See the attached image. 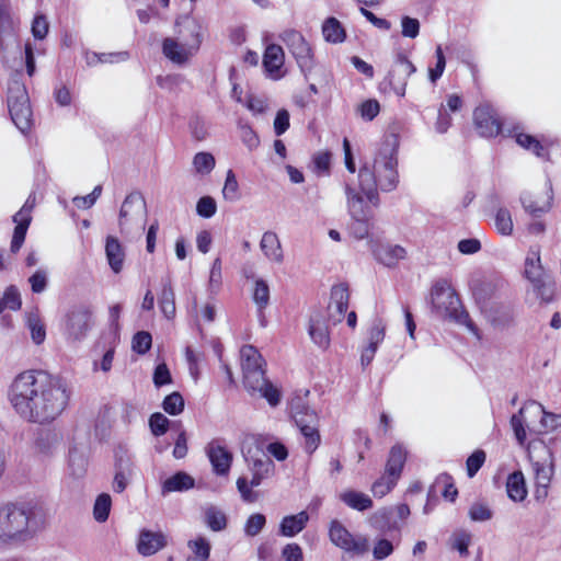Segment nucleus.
Segmentation results:
<instances>
[{"label": "nucleus", "instance_id": "864d4df0", "mask_svg": "<svg viewBox=\"0 0 561 561\" xmlns=\"http://www.w3.org/2000/svg\"><path fill=\"white\" fill-rule=\"evenodd\" d=\"M471 542V535L467 531H456L451 536V548L457 550L461 557L468 554V547Z\"/></svg>", "mask_w": 561, "mask_h": 561}, {"label": "nucleus", "instance_id": "f03ea898", "mask_svg": "<svg viewBox=\"0 0 561 561\" xmlns=\"http://www.w3.org/2000/svg\"><path fill=\"white\" fill-rule=\"evenodd\" d=\"M397 164V140L390 137L380 145L373 162H365L360 167L358 187L373 206L379 204L378 188L391 192L398 186Z\"/></svg>", "mask_w": 561, "mask_h": 561}, {"label": "nucleus", "instance_id": "c03bdc74", "mask_svg": "<svg viewBox=\"0 0 561 561\" xmlns=\"http://www.w3.org/2000/svg\"><path fill=\"white\" fill-rule=\"evenodd\" d=\"M215 158L209 152H198L193 159V165L197 173L209 174L215 168Z\"/></svg>", "mask_w": 561, "mask_h": 561}, {"label": "nucleus", "instance_id": "49530a36", "mask_svg": "<svg viewBox=\"0 0 561 561\" xmlns=\"http://www.w3.org/2000/svg\"><path fill=\"white\" fill-rule=\"evenodd\" d=\"M495 227L503 236H511L513 232V220L508 209L500 208L495 214Z\"/></svg>", "mask_w": 561, "mask_h": 561}, {"label": "nucleus", "instance_id": "3c124183", "mask_svg": "<svg viewBox=\"0 0 561 561\" xmlns=\"http://www.w3.org/2000/svg\"><path fill=\"white\" fill-rule=\"evenodd\" d=\"M266 524V518L261 513H255L249 516L244 524V533L249 537H254L261 533Z\"/></svg>", "mask_w": 561, "mask_h": 561}, {"label": "nucleus", "instance_id": "cd10ccee", "mask_svg": "<svg viewBox=\"0 0 561 561\" xmlns=\"http://www.w3.org/2000/svg\"><path fill=\"white\" fill-rule=\"evenodd\" d=\"M290 410L293 419L299 431H302V428H305V425L311 427L319 426L318 414L309 407L301 404L300 402L293 401Z\"/></svg>", "mask_w": 561, "mask_h": 561}, {"label": "nucleus", "instance_id": "79ce46f5", "mask_svg": "<svg viewBox=\"0 0 561 561\" xmlns=\"http://www.w3.org/2000/svg\"><path fill=\"white\" fill-rule=\"evenodd\" d=\"M252 298L260 312L267 307L270 302V287L264 279L259 278L255 280Z\"/></svg>", "mask_w": 561, "mask_h": 561}, {"label": "nucleus", "instance_id": "e2e57ef3", "mask_svg": "<svg viewBox=\"0 0 561 561\" xmlns=\"http://www.w3.org/2000/svg\"><path fill=\"white\" fill-rule=\"evenodd\" d=\"M407 255V251L401 245H392L385 250L383 263L387 266L396 265L400 260H403Z\"/></svg>", "mask_w": 561, "mask_h": 561}, {"label": "nucleus", "instance_id": "bf43d9fd", "mask_svg": "<svg viewBox=\"0 0 561 561\" xmlns=\"http://www.w3.org/2000/svg\"><path fill=\"white\" fill-rule=\"evenodd\" d=\"M435 55L437 59L436 65L434 68L428 69V77L433 83H435L443 76L446 67V59L440 45L436 47Z\"/></svg>", "mask_w": 561, "mask_h": 561}, {"label": "nucleus", "instance_id": "2eb2a0df", "mask_svg": "<svg viewBox=\"0 0 561 561\" xmlns=\"http://www.w3.org/2000/svg\"><path fill=\"white\" fill-rule=\"evenodd\" d=\"M243 382L247 388L250 385H262L265 376L264 359L259 351L252 345H244L240 350Z\"/></svg>", "mask_w": 561, "mask_h": 561}, {"label": "nucleus", "instance_id": "37998d69", "mask_svg": "<svg viewBox=\"0 0 561 561\" xmlns=\"http://www.w3.org/2000/svg\"><path fill=\"white\" fill-rule=\"evenodd\" d=\"M15 32V22L10 13L8 0H0V34L10 35Z\"/></svg>", "mask_w": 561, "mask_h": 561}, {"label": "nucleus", "instance_id": "39448f33", "mask_svg": "<svg viewBox=\"0 0 561 561\" xmlns=\"http://www.w3.org/2000/svg\"><path fill=\"white\" fill-rule=\"evenodd\" d=\"M527 450L535 476V497L537 500H545L554 474L553 453L542 440L528 443Z\"/></svg>", "mask_w": 561, "mask_h": 561}, {"label": "nucleus", "instance_id": "aec40b11", "mask_svg": "<svg viewBox=\"0 0 561 561\" xmlns=\"http://www.w3.org/2000/svg\"><path fill=\"white\" fill-rule=\"evenodd\" d=\"M473 121L479 134L483 137H495L501 133V123L495 111L488 104L478 106L473 112Z\"/></svg>", "mask_w": 561, "mask_h": 561}, {"label": "nucleus", "instance_id": "6e6d98bb", "mask_svg": "<svg viewBox=\"0 0 561 561\" xmlns=\"http://www.w3.org/2000/svg\"><path fill=\"white\" fill-rule=\"evenodd\" d=\"M131 343H133L131 347L136 353L145 354L151 347V343H152L151 334L146 331L137 332L134 335Z\"/></svg>", "mask_w": 561, "mask_h": 561}, {"label": "nucleus", "instance_id": "20e7f679", "mask_svg": "<svg viewBox=\"0 0 561 561\" xmlns=\"http://www.w3.org/2000/svg\"><path fill=\"white\" fill-rule=\"evenodd\" d=\"M432 308L437 317L465 325L479 337L478 329L467 311L461 307L460 299L446 279L437 280L431 293Z\"/></svg>", "mask_w": 561, "mask_h": 561}, {"label": "nucleus", "instance_id": "680f3d73", "mask_svg": "<svg viewBox=\"0 0 561 561\" xmlns=\"http://www.w3.org/2000/svg\"><path fill=\"white\" fill-rule=\"evenodd\" d=\"M469 516L474 522H486L493 516L490 507L483 503H474L469 508Z\"/></svg>", "mask_w": 561, "mask_h": 561}, {"label": "nucleus", "instance_id": "dca6fc26", "mask_svg": "<svg viewBox=\"0 0 561 561\" xmlns=\"http://www.w3.org/2000/svg\"><path fill=\"white\" fill-rule=\"evenodd\" d=\"M415 71V66L400 53L397 55L394 65L388 72L386 81L397 95L404 96L408 79Z\"/></svg>", "mask_w": 561, "mask_h": 561}, {"label": "nucleus", "instance_id": "a19ab883", "mask_svg": "<svg viewBox=\"0 0 561 561\" xmlns=\"http://www.w3.org/2000/svg\"><path fill=\"white\" fill-rule=\"evenodd\" d=\"M111 507H112V499H111L110 494H107V493L100 494L96 497V500L94 502V506H93L94 519L99 523H104L108 518Z\"/></svg>", "mask_w": 561, "mask_h": 561}, {"label": "nucleus", "instance_id": "393cba45", "mask_svg": "<svg viewBox=\"0 0 561 561\" xmlns=\"http://www.w3.org/2000/svg\"><path fill=\"white\" fill-rule=\"evenodd\" d=\"M105 255L113 273L123 271L125 261V249L117 238L108 236L105 240Z\"/></svg>", "mask_w": 561, "mask_h": 561}, {"label": "nucleus", "instance_id": "2f4dec72", "mask_svg": "<svg viewBox=\"0 0 561 561\" xmlns=\"http://www.w3.org/2000/svg\"><path fill=\"white\" fill-rule=\"evenodd\" d=\"M339 499L350 508L363 512L373 507L371 499L359 491L345 490L339 494Z\"/></svg>", "mask_w": 561, "mask_h": 561}, {"label": "nucleus", "instance_id": "09e8293b", "mask_svg": "<svg viewBox=\"0 0 561 561\" xmlns=\"http://www.w3.org/2000/svg\"><path fill=\"white\" fill-rule=\"evenodd\" d=\"M162 408L167 413L178 415L184 410V399L180 392H172L164 398Z\"/></svg>", "mask_w": 561, "mask_h": 561}, {"label": "nucleus", "instance_id": "b1692460", "mask_svg": "<svg viewBox=\"0 0 561 561\" xmlns=\"http://www.w3.org/2000/svg\"><path fill=\"white\" fill-rule=\"evenodd\" d=\"M263 255L272 263L282 264L284 252L278 236L274 231H265L260 241Z\"/></svg>", "mask_w": 561, "mask_h": 561}, {"label": "nucleus", "instance_id": "a211bd4d", "mask_svg": "<svg viewBox=\"0 0 561 561\" xmlns=\"http://www.w3.org/2000/svg\"><path fill=\"white\" fill-rule=\"evenodd\" d=\"M92 324V310L87 306L75 307L68 313L67 332L73 340L84 339Z\"/></svg>", "mask_w": 561, "mask_h": 561}, {"label": "nucleus", "instance_id": "e433bc0d", "mask_svg": "<svg viewBox=\"0 0 561 561\" xmlns=\"http://www.w3.org/2000/svg\"><path fill=\"white\" fill-rule=\"evenodd\" d=\"M309 335L311 340L321 348H327L330 344L328 328L323 322L319 320L311 321L309 325Z\"/></svg>", "mask_w": 561, "mask_h": 561}, {"label": "nucleus", "instance_id": "5701e85b", "mask_svg": "<svg viewBox=\"0 0 561 561\" xmlns=\"http://www.w3.org/2000/svg\"><path fill=\"white\" fill-rule=\"evenodd\" d=\"M285 54L282 46L271 44L266 47L263 56V66L270 78L278 80L283 77L282 67L284 66Z\"/></svg>", "mask_w": 561, "mask_h": 561}, {"label": "nucleus", "instance_id": "72a5a7b5", "mask_svg": "<svg viewBox=\"0 0 561 561\" xmlns=\"http://www.w3.org/2000/svg\"><path fill=\"white\" fill-rule=\"evenodd\" d=\"M68 468L69 474L75 479H81L87 473L88 459L77 447L69 450Z\"/></svg>", "mask_w": 561, "mask_h": 561}, {"label": "nucleus", "instance_id": "6ab92c4d", "mask_svg": "<svg viewBox=\"0 0 561 561\" xmlns=\"http://www.w3.org/2000/svg\"><path fill=\"white\" fill-rule=\"evenodd\" d=\"M207 457L217 476H227L232 465V454L228 450L222 439H213L206 446Z\"/></svg>", "mask_w": 561, "mask_h": 561}, {"label": "nucleus", "instance_id": "5fc2aeb1", "mask_svg": "<svg viewBox=\"0 0 561 561\" xmlns=\"http://www.w3.org/2000/svg\"><path fill=\"white\" fill-rule=\"evenodd\" d=\"M170 421L162 413H153L149 419V426L154 436L164 435L168 432Z\"/></svg>", "mask_w": 561, "mask_h": 561}, {"label": "nucleus", "instance_id": "1a4fd4ad", "mask_svg": "<svg viewBox=\"0 0 561 561\" xmlns=\"http://www.w3.org/2000/svg\"><path fill=\"white\" fill-rule=\"evenodd\" d=\"M543 405L537 401L529 400L523 404L517 413L513 414L510 420L514 436L520 446L526 445L527 436H538L542 433L533 432L531 427L538 426L541 420Z\"/></svg>", "mask_w": 561, "mask_h": 561}, {"label": "nucleus", "instance_id": "4be33fe9", "mask_svg": "<svg viewBox=\"0 0 561 561\" xmlns=\"http://www.w3.org/2000/svg\"><path fill=\"white\" fill-rule=\"evenodd\" d=\"M168 536L161 530L142 529L139 533L137 550L144 557L156 554L168 545Z\"/></svg>", "mask_w": 561, "mask_h": 561}, {"label": "nucleus", "instance_id": "0e129e2a", "mask_svg": "<svg viewBox=\"0 0 561 561\" xmlns=\"http://www.w3.org/2000/svg\"><path fill=\"white\" fill-rule=\"evenodd\" d=\"M28 329L31 331L32 340L35 344H42L46 337V331L43 323L35 317L28 318Z\"/></svg>", "mask_w": 561, "mask_h": 561}, {"label": "nucleus", "instance_id": "58836bf2", "mask_svg": "<svg viewBox=\"0 0 561 561\" xmlns=\"http://www.w3.org/2000/svg\"><path fill=\"white\" fill-rule=\"evenodd\" d=\"M561 427V413L554 414L543 409L538 426L531 427L533 432L546 434Z\"/></svg>", "mask_w": 561, "mask_h": 561}, {"label": "nucleus", "instance_id": "423d86ee", "mask_svg": "<svg viewBox=\"0 0 561 561\" xmlns=\"http://www.w3.org/2000/svg\"><path fill=\"white\" fill-rule=\"evenodd\" d=\"M524 276L531 284L533 290L543 302H551L554 297V283L541 263L540 249L530 248L524 264Z\"/></svg>", "mask_w": 561, "mask_h": 561}, {"label": "nucleus", "instance_id": "9d476101", "mask_svg": "<svg viewBox=\"0 0 561 561\" xmlns=\"http://www.w3.org/2000/svg\"><path fill=\"white\" fill-rule=\"evenodd\" d=\"M8 107L14 125L22 133H26L32 125V108L25 87L18 81L9 87Z\"/></svg>", "mask_w": 561, "mask_h": 561}, {"label": "nucleus", "instance_id": "9b49d317", "mask_svg": "<svg viewBox=\"0 0 561 561\" xmlns=\"http://www.w3.org/2000/svg\"><path fill=\"white\" fill-rule=\"evenodd\" d=\"M147 221V205L144 196L134 192L126 196L118 215L121 233H126L130 227L144 230Z\"/></svg>", "mask_w": 561, "mask_h": 561}, {"label": "nucleus", "instance_id": "f3484780", "mask_svg": "<svg viewBox=\"0 0 561 561\" xmlns=\"http://www.w3.org/2000/svg\"><path fill=\"white\" fill-rule=\"evenodd\" d=\"M520 203L526 213L534 218L540 217L551 210L553 204V190L550 181L546 183L545 196H540L530 192L520 195Z\"/></svg>", "mask_w": 561, "mask_h": 561}, {"label": "nucleus", "instance_id": "bb28decb", "mask_svg": "<svg viewBox=\"0 0 561 561\" xmlns=\"http://www.w3.org/2000/svg\"><path fill=\"white\" fill-rule=\"evenodd\" d=\"M194 485L195 480L192 476L184 471H179L163 481L161 493L167 495L172 492H185L193 489Z\"/></svg>", "mask_w": 561, "mask_h": 561}, {"label": "nucleus", "instance_id": "13d9d810", "mask_svg": "<svg viewBox=\"0 0 561 561\" xmlns=\"http://www.w3.org/2000/svg\"><path fill=\"white\" fill-rule=\"evenodd\" d=\"M485 453L481 449L476 450L468 457L466 466L469 478L474 477L476 473L480 470V468L483 466L485 461Z\"/></svg>", "mask_w": 561, "mask_h": 561}, {"label": "nucleus", "instance_id": "7c9ffc66", "mask_svg": "<svg viewBox=\"0 0 561 561\" xmlns=\"http://www.w3.org/2000/svg\"><path fill=\"white\" fill-rule=\"evenodd\" d=\"M407 460V450L402 445H394L389 453L386 463V474L399 479Z\"/></svg>", "mask_w": 561, "mask_h": 561}, {"label": "nucleus", "instance_id": "f8f14e48", "mask_svg": "<svg viewBox=\"0 0 561 561\" xmlns=\"http://www.w3.org/2000/svg\"><path fill=\"white\" fill-rule=\"evenodd\" d=\"M279 38L295 58L300 70L304 73L311 71L314 66L313 51L305 36L294 28H287L279 34Z\"/></svg>", "mask_w": 561, "mask_h": 561}, {"label": "nucleus", "instance_id": "69168bd1", "mask_svg": "<svg viewBox=\"0 0 561 561\" xmlns=\"http://www.w3.org/2000/svg\"><path fill=\"white\" fill-rule=\"evenodd\" d=\"M102 193V186L96 185L93 191L87 196H77L73 198V204L81 209H88L92 207L96 199L100 197Z\"/></svg>", "mask_w": 561, "mask_h": 561}, {"label": "nucleus", "instance_id": "052dcab7", "mask_svg": "<svg viewBox=\"0 0 561 561\" xmlns=\"http://www.w3.org/2000/svg\"><path fill=\"white\" fill-rule=\"evenodd\" d=\"M217 205L213 197H201L196 205V211L201 217L210 218L216 214Z\"/></svg>", "mask_w": 561, "mask_h": 561}, {"label": "nucleus", "instance_id": "f704fd0d", "mask_svg": "<svg viewBox=\"0 0 561 561\" xmlns=\"http://www.w3.org/2000/svg\"><path fill=\"white\" fill-rule=\"evenodd\" d=\"M247 389L252 392H260L272 407H276L279 403V391L265 378V376H263L262 385H259L257 387L255 385H250Z\"/></svg>", "mask_w": 561, "mask_h": 561}, {"label": "nucleus", "instance_id": "ea45409f", "mask_svg": "<svg viewBox=\"0 0 561 561\" xmlns=\"http://www.w3.org/2000/svg\"><path fill=\"white\" fill-rule=\"evenodd\" d=\"M301 436L304 437V449L308 455H312L319 447L321 443V436L319 433V426L311 427L305 425V428L300 431Z\"/></svg>", "mask_w": 561, "mask_h": 561}, {"label": "nucleus", "instance_id": "a878e982", "mask_svg": "<svg viewBox=\"0 0 561 561\" xmlns=\"http://www.w3.org/2000/svg\"><path fill=\"white\" fill-rule=\"evenodd\" d=\"M309 522V514L301 511L295 515H287L283 517L279 524V535L284 537H295L305 529Z\"/></svg>", "mask_w": 561, "mask_h": 561}, {"label": "nucleus", "instance_id": "c85d7f7f", "mask_svg": "<svg viewBox=\"0 0 561 561\" xmlns=\"http://www.w3.org/2000/svg\"><path fill=\"white\" fill-rule=\"evenodd\" d=\"M369 522L375 529L383 533L401 528V524L394 518L390 507H383L375 512Z\"/></svg>", "mask_w": 561, "mask_h": 561}, {"label": "nucleus", "instance_id": "473e14b6", "mask_svg": "<svg viewBox=\"0 0 561 561\" xmlns=\"http://www.w3.org/2000/svg\"><path fill=\"white\" fill-rule=\"evenodd\" d=\"M506 492L514 502H523L527 496V488L522 471H515L507 477Z\"/></svg>", "mask_w": 561, "mask_h": 561}, {"label": "nucleus", "instance_id": "412c9836", "mask_svg": "<svg viewBox=\"0 0 561 561\" xmlns=\"http://www.w3.org/2000/svg\"><path fill=\"white\" fill-rule=\"evenodd\" d=\"M350 293L345 284H339L331 289V300L328 306L329 320L333 323H340L344 319L348 308Z\"/></svg>", "mask_w": 561, "mask_h": 561}, {"label": "nucleus", "instance_id": "338daca9", "mask_svg": "<svg viewBox=\"0 0 561 561\" xmlns=\"http://www.w3.org/2000/svg\"><path fill=\"white\" fill-rule=\"evenodd\" d=\"M3 302H5V306L8 309L11 310H19L21 308L22 301H21V295L15 286H9L3 294L2 298Z\"/></svg>", "mask_w": 561, "mask_h": 561}, {"label": "nucleus", "instance_id": "4c0bfd02", "mask_svg": "<svg viewBox=\"0 0 561 561\" xmlns=\"http://www.w3.org/2000/svg\"><path fill=\"white\" fill-rule=\"evenodd\" d=\"M205 522L213 531H220L227 526L225 513L216 506H209L205 510Z\"/></svg>", "mask_w": 561, "mask_h": 561}, {"label": "nucleus", "instance_id": "603ef678", "mask_svg": "<svg viewBox=\"0 0 561 561\" xmlns=\"http://www.w3.org/2000/svg\"><path fill=\"white\" fill-rule=\"evenodd\" d=\"M398 479L389 477L385 473L379 480H377L373 486L371 492L377 497H382L388 494L397 484Z\"/></svg>", "mask_w": 561, "mask_h": 561}, {"label": "nucleus", "instance_id": "c9c22d12", "mask_svg": "<svg viewBox=\"0 0 561 561\" xmlns=\"http://www.w3.org/2000/svg\"><path fill=\"white\" fill-rule=\"evenodd\" d=\"M322 33L325 41L331 43H341L345 37V32L341 23L334 18H329L324 22L322 26Z\"/></svg>", "mask_w": 561, "mask_h": 561}, {"label": "nucleus", "instance_id": "7ed1b4c3", "mask_svg": "<svg viewBox=\"0 0 561 561\" xmlns=\"http://www.w3.org/2000/svg\"><path fill=\"white\" fill-rule=\"evenodd\" d=\"M46 524L44 510L37 505L7 504L0 507V541L25 542Z\"/></svg>", "mask_w": 561, "mask_h": 561}, {"label": "nucleus", "instance_id": "f257e3e1", "mask_svg": "<svg viewBox=\"0 0 561 561\" xmlns=\"http://www.w3.org/2000/svg\"><path fill=\"white\" fill-rule=\"evenodd\" d=\"M69 394L66 385L44 371L28 370L13 380L9 400L23 420L47 423L55 420L66 408Z\"/></svg>", "mask_w": 561, "mask_h": 561}, {"label": "nucleus", "instance_id": "774afa93", "mask_svg": "<svg viewBox=\"0 0 561 561\" xmlns=\"http://www.w3.org/2000/svg\"><path fill=\"white\" fill-rule=\"evenodd\" d=\"M282 558L285 561H304V552L298 543L290 542L283 547Z\"/></svg>", "mask_w": 561, "mask_h": 561}, {"label": "nucleus", "instance_id": "a18cd8bd", "mask_svg": "<svg viewBox=\"0 0 561 561\" xmlns=\"http://www.w3.org/2000/svg\"><path fill=\"white\" fill-rule=\"evenodd\" d=\"M13 221L16 224V226L14 228L13 237H12V241H11V252L16 253L21 249V247L25 240L26 231H27L31 222H28L27 219H23V220L13 219Z\"/></svg>", "mask_w": 561, "mask_h": 561}, {"label": "nucleus", "instance_id": "c756f323", "mask_svg": "<svg viewBox=\"0 0 561 561\" xmlns=\"http://www.w3.org/2000/svg\"><path fill=\"white\" fill-rule=\"evenodd\" d=\"M162 289L159 294V306L161 312L167 319H172L175 314V295L172 288L171 278L169 276L161 280Z\"/></svg>", "mask_w": 561, "mask_h": 561}, {"label": "nucleus", "instance_id": "ddd939ff", "mask_svg": "<svg viewBox=\"0 0 561 561\" xmlns=\"http://www.w3.org/2000/svg\"><path fill=\"white\" fill-rule=\"evenodd\" d=\"M242 451L252 473L251 486H259L264 479L273 473L274 462L259 445L247 446Z\"/></svg>", "mask_w": 561, "mask_h": 561}, {"label": "nucleus", "instance_id": "0eeeda50", "mask_svg": "<svg viewBox=\"0 0 561 561\" xmlns=\"http://www.w3.org/2000/svg\"><path fill=\"white\" fill-rule=\"evenodd\" d=\"M345 194L347 197V208L353 221L348 226L350 233L357 240L368 237L373 218V210L368 206L359 192H357L350 183L345 184Z\"/></svg>", "mask_w": 561, "mask_h": 561}, {"label": "nucleus", "instance_id": "4d7b16f0", "mask_svg": "<svg viewBox=\"0 0 561 561\" xmlns=\"http://www.w3.org/2000/svg\"><path fill=\"white\" fill-rule=\"evenodd\" d=\"M188 547L194 553L192 558L208 560L210 553V545L206 538L198 537L195 540H191L188 541Z\"/></svg>", "mask_w": 561, "mask_h": 561}, {"label": "nucleus", "instance_id": "de8ad7c7", "mask_svg": "<svg viewBox=\"0 0 561 561\" xmlns=\"http://www.w3.org/2000/svg\"><path fill=\"white\" fill-rule=\"evenodd\" d=\"M222 283V263L220 257H216L213 262L210 272H209V280H208V289L210 293L216 294L220 289Z\"/></svg>", "mask_w": 561, "mask_h": 561}, {"label": "nucleus", "instance_id": "6e6552de", "mask_svg": "<svg viewBox=\"0 0 561 561\" xmlns=\"http://www.w3.org/2000/svg\"><path fill=\"white\" fill-rule=\"evenodd\" d=\"M190 38L167 37L162 42L163 55L176 65L186 64L196 54L202 44L201 26L196 23L190 27Z\"/></svg>", "mask_w": 561, "mask_h": 561}, {"label": "nucleus", "instance_id": "4468645a", "mask_svg": "<svg viewBox=\"0 0 561 561\" xmlns=\"http://www.w3.org/2000/svg\"><path fill=\"white\" fill-rule=\"evenodd\" d=\"M329 537L331 542L346 552L364 554L368 550V542L364 536H354L337 519L330 523Z\"/></svg>", "mask_w": 561, "mask_h": 561}, {"label": "nucleus", "instance_id": "8fccbe9b", "mask_svg": "<svg viewBox=\"0 0 561 561\" xmlns=\"http://www.w3.org/2000/svg\"><path fill=\"white\" fill-rule=\"evenodd\" d=\"M222 195L229 202H236L239 198V184L232 170L227 172Z\"/></svg>", "mask_w": 561, "mask_h": 561}]
</instances>
